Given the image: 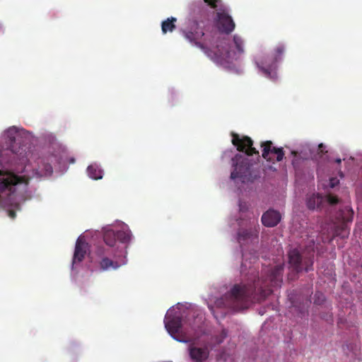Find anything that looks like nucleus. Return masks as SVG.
Listing matches in <instances>:
<instances>
[{
  "instance_id": "25",
  "label": "nucleus",
  "mask_w": 362,
  "mask_h": 362,
  "mask_svg": "<svg viewBox=\"0 0 362 362\" xmlns=\"http://www.w3.org/2000/svg\"><path fill=\"white\" fill-rule=\"evenodd\" d=\"M40 176H47L50 175L52 173V167L48 163H43V168L40 170L39 173H37Z\"/></svg>"
},
{
  "instance_id": "33",
  "label": "nucleus",
  "mask_w": 362,
  "mask_h": 362,
  "mask_svg": "<svg viewBox=\"0 0 362 362\" xmlns=\"http://www.w3.org/2000/svg\"><path fill=\"white\" fill-rule=\"evenodd\" d=\"M325 148V146L323 144H320L318 145V150L320 151V153L324 152V149Z\"/></svg>"
},
{
  "instance_id": "23",
  "label": "nucleus",
  "mask_w": 362,
  "mask_h": 362,
  "mask_svg": "<svg viewBox=\"0 0 362 362\" xmlns=\"http://www.w3.org/2000/svg\"><path fill=\"white\" fill-rule=\"evenodd\" d=\"M252 236V232L247 229H240L238 233V240L240 243L250 239Z\"/></svg>"
},
{
  "instance_id": "32",
  "label": "nucleus",
  "mask_w": 362,
  "mask_h": 362,
  "mask_svg": "<svg viewBox=\"0 0 362 362\" xmlns=\"http://www.w3.org/2000/svg\"><path fill=\"white\" fill-rule=\"evenodd\" d=\"M8 216L11 218H14L16 217V212L13 210H9L8 211Z\"/></svg>"
},
{
  "instance_id": "20",
  "label": "nucleus",
  "mask_w": 362,
  "mask_h": 362,
  "mask_svg": "<svg viewBox=\"0 0 362 362\" xmlns=\"http://www.w3.org/2000/svg\"><path fill=\"white\" fill-rule=\"evenodd\" d=\"M89 177L93 180H100L103 177V170L95 165H90L87 168Z\"/></svg>"
},
{
  "instance_id": "34",
  "label": "nucleus",
  "mask_w": 362,
  "mask_h": 362,
  "mask_svg": "<svg viewBox=\"0 0 362 362\" xmlns=\"http://www.w3.org/2000/svg\"><path fill=\"white\" fill-rule=\"evenodd\" d=\"M175 339H177V341H182V342H189L190 341L189 339H179V338H177L175 337H173Z\"/></svg>"
},
{
  "instance_id": "22",
  "label": "nucleus",
  "mask_w": 362,
  "mask_h": 362,
  "mask_svg": "<svg viewBox=\"0 0 362 362\" xmlns=\"http://www.w3.org/2000/svg\"><path fill=\"white\" fill-rule=\"evenodd\" d=\"M354 211L349 207H345L344 210L341 211V221L344 223L351 222L353 219Z\"/></svg>"
},
{
  "instance_id": "29",
  "label": "nucleus",
  "mask_w": 362,
  "mask_h": 362,
  "mask_svg": "<svg viewBox=\"0 0 362 362\" xmlns=\"http://www.w3.org/2000/svg\"><path fill=\"white\" fill-rule=\"evenodd\" d=\"M197 320H200L201 319H199L198 316H197L194 320V322L189 323V326L192 330H195L197 327H199V325L196 323Z\"/></svg>"
},
{
  "instance_id": "35",
  "label": "nucleus",
  "mask_w": 362,
  "mask_h": 362,
  "mask_svg": "<svg viewBox=\"0 0 362 362\" xmlns=\"http://www.w3.org/2000/svg\"><path fill=\"white\" fill-rule=\"evenodd\" d=\"M274 70V69H273V70L271 71V75H270V76H269V78H274V76H272V74H273V75H275V73H272ZM265 76H266L267 77H268V76H267V75H265Z\"/></svg>"
},
{
  "instance_id": "1",
  "label": "nucleus",
  "mask_w": 362,
  "mask_h": 362,
  "mask_svg": "<svg viewBox=\"0 0 362 362\" xmlns=\"http://www.w3.org/2000/svg\"><path fill=\"white\" fill-rule=\"evenodd\" d=\"M284 264H280L268 269L265 275L252 284H235L230 291L216 301L218 307L234 310L247 308L252 300H264L273 292V288L281 286L283 279Z\"/></svg>"
},
{
  "instance_id": "10",
  "label": "nucleus",
  "mask_w": 362,
  "mask_h": 362,
  "mask_svg": "<svg viewBox=\"0 0 362 362\" xmlns=\"http://www.w3.org/2000/svg\"><path fill=\"white\" fill-rule=\"evenodd\" d=\"M216 25L220 32L228 35L234 30L235 24L226 10L220 9L216 13Z\"/></svg>"
},
{
  "instance_id": "14",
  "label": "nucleus",
  "mask_w": 362,
  "mask_h": 362,
  "mask_svg": "<svg viewBox=\"0 0 362 362\" xmlns=\"http://www.w3.org/2000/svg\"><path fill=\"white\" fill-rule=\"evenodd\" d=\"M281 214L276 210L269 209L262 216V223L266 227H274L281 221Z\"/></svg>"
},
{
  "instance_id": "36",
  "label": "nucleus",
  "mask_w": 362,
  "mask_h": 362,
  "mask_svg": "<svg viewBox=\"0 0 362 362\" xmlns=\"http://www.w3.org/2000/svg\"><path fill=\"white\" fill-rule=\"evenodd\" d=\"M4 153H1L0 154V162H1V160H3V159H4Z\"/></svg>"
},
{
  "instance_id": "9",
  "label": "nucleus",
  "mask_w": 362,
  "mask_h": 362,
  "mask_svg": "<svg viewBox=\"0 0 362 362\" xmlns=\"http://www.w3.org/2000/svg\"><path fill=\"white\" fill-rule=\"evenodd\" d=\"M262 148V156L267 161L277 162L281 161L284 157V151L283 148H276L273 146L271 141H266L261 143Z\"/></svg>"
},
{
  "instance_id": "11",
  "label": "nucleus",
  "mask_w": 362,
  "mask_h": 362,
  "mask_svg": "<svg viewBox=\"0 0 362 362\" xmlns=\"http://www.w3.org/2000/svg\"><path fill=\"white\" fill-rule=\"evenodd\" d=\"M183 34L185 37L191 43L194 44L202 49L205 48L204 44L199 42L204 35V33L197 21H193L189 30H184Z\"/></svg>"
},
{
  "instance_id": "7",
  "label": "nucleus",
  "mask_w": 362,
  "mask_h": 362,
  "mask_svg": "<svg viewBox=\"0 0 362 362\" xmlns=\"http://www.w3.org/2000/svg\"><path fill=\"white\" fill-rule=\"evenodd\" d=\"M232 162L234 167V170L230 174L232 180L245 179L250 175V164L249 159L245 156L238 153L232 158Z\"/></svg>"
},
{
  "instance_id": "28",
  "label": "nucleus",
  "mask_w": 362,
  "mask_h": 362,
  "mask_svg": "<svg viewBox=\"0 0 362 362\" xmlns=\"http://www.w3.org/2000/svg\"><path fill=\"white\" fill-rule=\"evenodd\" d=\"M218 1V0H204V1L208 3V4L213 8H216L217 7L216 2Z\"/></svg>"
},
{
  "instance_id": "5",
  "label": "nucleus",
  "mask_w": 362,
  "mask_h": 362,
  "mask_svg": "<svg viewBox=\"0 0 362 362\" xmlns=\"http://www.w3.org/2000/svg\"><path fill=\"white\" fill-rule=\"evenodd\" d=\"M233 43L235 45V51L233 52L228 50L227 47L228 44L226 42V40L221 41L220 44H216V51H215V54L217 56V57L222 60H226L228 62L237 60L245 52L244 40L240 36L235 35L233 36Z\"/></svg>"
},
{
  "instance_id": "3",
  "label": "nucleus",
  "mask_w": 362,
  "mask_h": 362,
  "mask_svg": "<svg viewBox=\"0 0 362 362\" xmlns=\"http://www.w3.org/2000/svg\"><path fill=\"white\" fill-rule=\"evenodd\" d=\"M315 257V242L311 240V244L303 250L294 248L290 250L288 253L289 269L293 274H288V279L293 280L296 275L300 272H308L313 270Z\"/></svg>"
},
{
  "instance_id": "6",
  "label": "nucleus",
  "mask_w": 362,
  "mask_h": 362,
  "mask_svg": "<svg viewBox=\"0 0 362 362\" xmlns=\"http://www.w3.org/2000/svg\"><path fill=\"white\" fill-rule=\"evenodd\" d=\"M284 52V45H278L274 48L272 56H265L262 59L257 60L255 63L264 75L270 76L271 71L276 67V63L282 59Z\"/></svg>"
},
{
  "instance_id": "27",
  "label": "nucleus",
  "mask_w": 362,
  "mask_h": 362,
  "mask_svg": "<svg viewBox=\"0 0 362 362\" xmlns=\"http://www.w3.org/2000/svg\"><path fill=\"white\" fill-rule=\"evenodd\" d=\"M315 296L317 297L315 299V303H316V304H321L325 300V298H324V296L322 293H316Z\"/></svg>"
},
{
  "instance_id": "21",
  "label": "nucleus",
  "mask_w": 362,
  "mask_h": 362,
  "mask_svg": "<svg viewBox=\"0 0 362 362\" xmlns=\"http://www.w3.org/2000/svg\"><path fill=\"white\" fill-rule=\"evenodd\" d=\"M117 240L122 243H128L131 240V232L129 230L116 231Z\"/></svg>"
},
{
  "instance_id": "24",
  "label": "nucleus",
  "mask_w": 362,
  "mask_h": 362,
  "mask_svg": "<svg viewBox=\"0 0 362 362\" xmlns=\"http://www.w3.org/2000/svg\"><path fill=\"white\" fill-rule=\"evenodd\" d=\"M227 336V330L223 329L219 334H216L212 337V341L215 344H220L225 340Z\"/></svg>"
},
{
  "instance_id": "17",
  "label": "nucleus",
  "mask_w": 362,
  "mask_h": 362,
  "mask_svg": "<svg viewBox=\"0 0 362 362\" xmlns=\"http://www.w3.org/2000/svg\"><path fill=\"white\" fill-rule=\"evenodd\" d=\"M126 261L122 260L121 262L113 261L108 257H103L100 262V267L102 270L105 271L110 268L113 269H117L120 267L122 265L124 264Z\"/></svg>"
},
{
  "instance_id": "18",
  "label": "nucleus",
  "mask_w": 362,
  "mask_h": 362,
  "mask_svg": "<svg viewBox=\"0 0 362 362\" xmlns=\"http://www.w3.org/2000/svg\"><path fill=\"white\" fill-rule=\"evenodd\" d=\"M177 21L176 18L170 17L167 18L165 21L162 22L161 29L163 34L168 32H173L175 28V22Z\"/></svg>"
},
{
  "instance_id": "30",
  "label": "nucleus",
  "mask_w": 362,
  "mask_h": 362,
  "mask_svg": "<svg viewBox=\"0 0 362 362\" xmlns=\"http://www.w3.org/2000/svg\"><path fill=\"white\" fill-rule=\"evenodd\" d=\"M339 181L335 178L330 179L329 185L331 187H335L338 184Z\"/></svg>"
},
{
  "instance_id": "37",
  "label": "nucleus",
  "mask_w": 362,
  "mask_h": 362,
  "mask_svg": "<svg viewBox=\"0 0 362 362\" xmlns=\"http://www.w3.org/2000/svg\"><path fill=\"white\" fill-rule=\"evenodd\" d=\"M335 162H336L337 163H338V164H340V163H341V160L340 158H337V159H336V160H335Z\"/></svg>"
},
{
  "instance_id": "2",
  "label": "nucleus",
  "mask_w": 362,
  "mask_h": 362,
  "mask_svg": "<svg viewBox=\"0 0 362 362\" xmlns=\"http://www.w3.org/2000/svg\"><path fill=\"white\" fill-rule=\"evenodd\" d=\"M30 177L8 173L0 178V200L19 209V204L30 198L28 190Z\"/></svg>"
},
{
  "instance_id": "13",
  "label": "nucleus",
  "mask_w": 362,
  "mask_h": 362,
  "mask_svg": "<svg viewBox=\"0 0 362 362\" xmlns=\"http://www.w3.org/2000/svg\"><path fill=\"white\" fill-rule=\"evenodd\" d=\"M88 250V244L84 238L79 237L76 243L72 263L81 262L84 259L87 251Z\"/></svg>"
},
{
  "instance_id": "26",
  "label": "nucleus",
  "mask_w": 362,
  "mask_h": 362,
  "mask_svg": "<svg viewBox=\"0 0 362 362\" xmlns=\"http://www.w3.org/2000/svg\"><path fill=\"white\" fill-rule=\"evenodd\" d=\"M326 201L329 204L334 205L339 202V199L337 196H334L332 194H329L326 198Z\"/></svg>"
},
{
  "instance_id": "19",
  "label": "nucleus",
  "mask_w": 362,
  "mask_h": 362,
  "mask_svg": "<svg viewBox=\"0 0 362 362\" xmlns=\"http://www.w3.org/2000/svg\"><path fill=\"white\" fill-rule=\"evenodd\" d=\"M103 240L105 244L110 247L115 246L117 241L116 231L109 229L105 231Z\"/></svg>"
},
{
  "instance_id": "4",
  "label": "nucleus",
  "mask_w": 362,
  "mask_h": 362,
  "mask_svg": "<svg viewBox=\"0 0 362 362\" xmlns=\"http://www.w3.org/2000/svg\"><path fill=\"white\" fill-rule=\"evenodd\" d=\"M8 140L10 152L13 155V159L24 163L30 153V145L19 134L16 127L8 128L5 132Z\"/></svg>"
},
{
  "instance_id": "31",
  "label": "nucleus",
  "mask_w": 362,
  "mask_h": 362,
  "mask_svg": "<svg viewBox=\"0 0 362 362\" xmlns=\"http://www.w3.org/2000/svg\"><path fill=\"white\" fill-rule=\"evenodd\" d=\"M334 238V235H333L332 237H329V236H327V237H322V242H331L333 239Z\"/></svg>"
},
{
  "instance_id": "16",
  "label": "nucleus",
  "mask_w": 362,
  "mask_h": 362,
  "mask_svg": "<svg viewBox=\"0 0 362 362\" xmlns=\"http://www.w3.org/2000/svg\"><path fill=\"white\" fill-rule=\"evenodd\" d=\"M325 201V197L319 194H313L307 199V206L309 209H318Z\"/></svg>"
},
{
  "instance_id": "15",
  "label": "nucleus",
  "mask_w": 362,
  "mask_h": 362,
  "mask_svg": "<svg viewBox=\"0 0 362 362\" xmlns=\"http://www.w3.org/2000/svg\"><path fill=\"white\" fill-rule=\"evenodd\" d=\"M209 351L206 348H199L190 346L189 354L191 359L195 362H204L209 357Z\"/></svg>"
},
{
  "instance_id": "8",
  "label": "nucleus",
  "mask_w": 362,
  "mask_h": 362,
  "mask_svg": "<svg viewBox=\"0 0 362 362\" xmlns=\"http://www.w3.org/2000/svg\"><path fill=\"white\" fill-rule=\"evenodd\" d=\"M232 144L236 146L237 150L244 152L247 156L257 155L259 156V151L253 147V141L247 136L240 137L238 134L232 133Z\"/></svg>"
},
{
  "instance_id": "12",
  "label": "nucleus",
  "mask_w": 362,
  "mask_h": 362,
  "mask_svg": "<svg viewBox=\"0 0 362 362\" xmlns=\"http://www.w3.org/2000/svg\"><path fill=\"white\" fill-rule=\"evenodd\" d=\"M185 323V322H182L180 315L171 316L170 314L167 313L165 316V326L172 336L181 332Z\"/></svg>"
}]
</instances>
